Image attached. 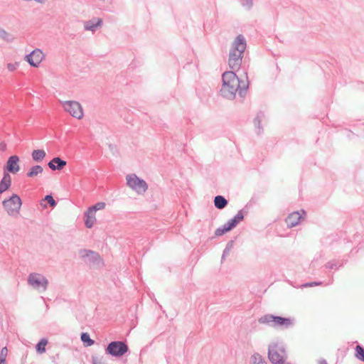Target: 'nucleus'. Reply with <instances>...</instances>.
Listing matches in <instances>:
<instances>
[{"instance_id": "nucleus-30", "label": "nucleus", "mask_w": 364, "mask_h": 364, "mask_svg": "<svg viewBox=\"0 0 364 364\" xmlns=\"http://www.w3.org/2000/svg\"><path fill=\"white\" fill-rule=\"evenodd\" d=\"M92 254H93V252H92L90 251H88V250H83L81 252V255H82V257H86L89 256V255H92Z\"/></svg>"}, {"instance_id": "nucleus-15", "label": "nucleus", "mask_w": 364, "mask_h": 364, "mask_svg": "<svg viewBox=\"0 0 364 364\" xmlns=\"http://www.w3.org/2000/svg\"><path fill=\"white\" fill-rule=\"evenodd\" d=\"M272 321L274 326H287L292 323V321L289 318H282L279 316H272Z\"/></svg>"}, {"instance_id": "nucleus-26", "label": "nucleus", "mask_w": 364, "mask_h": 364, "mask_svg": "<svg viewBox=\"0 0 364 364\" xmlns=\"http://www.w3.org/2000/svg\"><path fill=\"white\" fill-rule=\"evenodd\" d=\"M45 199L48 202V203L51 205V206H55V201L54 200V198H53L52 196L50 195H48V196H46Z\"/></svg>"}, {"instance_id": "nucleus-18", "label": "nucleus", "mask_w": 364, "mask_h": 364, "mask_svg": "<svg viewBox=\"0 0 364 364\" xmlns=\"http://www.w3.org/2000/svg\"><path fill=\"white\" fill-rule=\"evenodd\" d=\"M43 171V168L40 165H36L30 168L27 173L28 177L33 178L41 174Z\"/></svg>"}, {"instance_id": "nucleus-20", "label": "nucleus", "mask_w": 364, "mask_h": 364, "mask_svg": "<svg viewBox=\"0 0 364 364\" xmlns=\"http://www.w3.org/2000/svg\"><path fill=\"white\" fill-rule=\"evenodd\" d=\"M102 24L101 19H97L95 22H90L85 25V29L87 31H94L97 26Z\"/></svg>"}, {"instance_id": "nucleus-32", "label": "nucleus", "mask_w": 364, "mask_h": 364, "mask_svg": "<svg viewBox=\"0 0 364 364\" xmlns=\"http://www.w3.org/2000/svg\"><path fill=\"white\" fill-rule=\"evenodd\" d=\"M6 144L5 142H0V151H4L6 149Z\"/></svg>"}, {"instance_id": "nucleus-1", "label": "nucleus", "mask_w": 364, "mask_h": 364, "mask_svg": "<svg viewBox=\"0 0 364 364\" xmlns=\"http://www.w3.org/2000/svg\"><path fill=\"white\" fill-rule=\"evenodd\" d=\"M222 80L220 92L228 98L233 99L237 95H242L249 87L246 77L239 76L232 70L225 72L222 75Z\"/></svg>"}, {"instance_id": "nucleus-35", "label": "nucleus", "mask_w": 364, "mask_h": 364, "mask_svg": "<svg viewBox=\"0 0 364 364\" xmlns=\"http://www.w3.org/2000/svg\"><path fill=\"white\" fill-rule=\"evenodd\" d=\"M0 364H4V363H3V362H0Z\"/></svg>"}, {"instance_id": "nucleus-10", "label": "nucleus", "mask_w": 364, "mask_h": 364, "mask_svg": "<svg viewBox=\"0 0 364 364\" xmlns=\"http://www.w3.org/2000/svg\"><path fill=\"white\" fill-rule=\"evenodd\" d=\"M242 219H243V214L242 213H238L227 224H225L223 227L218 228L215 230V235H217V236L223 235L225 232L230 230L232 228H234Z\"/></svg>"}, {"instance_id": "nucleus-33", "label": "nucleus", "mask_w": 364, "mask_h": 364, "mask_svg": "<svg viewBox=\"0 0 364 364\" xmlns=\"http://www.w3.org/2000/svg\"><path fill=\"white\" fill-rule=\"evenodd\" d=\"M0 36L1 37H6L7 36V33L6 32V31H4V29H0Z\"/></svg>"}, {"instance_id": "nucleus-25", "label": "nucleus", "mask_w": 364, "mask_h": 364, "mask_svg": "<svg viewBox=\"0 0 364 364\" xmlns=\"http://www.w3.org/2000/svg\"><path fill=\"white\" fill-rule=\"evenodd\" d=\"M7 354V349L6 348H3L1 351L0 354V362H3V363H6V357Z\"/></svg>"}, {"instance_id": "nucleus-6", "label": "nucleus", "mask_w": 364, "mask_h": 364, "mask_svg": "<svg viewBox=\"0 0 364 364\" xmlns=\"http://www.w3.org/2000/svg\"><path fill=\"white\" fill-rule=\"evenodd\" d=\"M46 59V54L41 48H35L25 55V60L33 68H38Z\"/></svg>"}, {"instance_id": "nucleus-31", "label": "nucleus", "mask_w": 364, "mask_h": 364, "mask_svg": "<svg viewBox=\"0 0 364 364\" xmlns=\"http://www.w3.org/2000/svg\"><path fill=\"white\" fill-rule=\"evenodd\" d=\"M105 207V203H97L96 204L95 206H93L92 208H96V211L97 210H100V209H102Z\"/></svg>"}, {"instance_id": "nucleus-7", "label": "nucleus", "mask_w": 364, "mask_h": 364, "mask_svg": "<svg viewBox=\"0 0 364 364\" xmlns=\"http://www.w3.org/2000/svg\"><path fill=\"white\" fill-rule=\"evenodd\" d=\"M107 350L113 357H120L127 352L128 348L122 341H113L107 346Z\"/></svg>"}, {"instance_id": "nucleus-14", "label": "nucleus", "mask_w": 364, "mask_h": 364, "mask_svg": "<svg viewBox=\"0 0 364 364\" xmlns=\"http://www.w3.org/2000/svg\"><path fill=\"white\" fill-rule=\"evenodd\" d=\"M96 208H90L86 213L85 225L87 228H92L94 223L96 222Z\"/></svg>"}, {"instance_id": "nucleus-37", "label": "nucleus", "mask_w": 364, "mask_h": 364, "mask_svg": "<svg viewBox=\"0 0 364 364\" xmlns=\"http://www.w3.org/2000/svg\"><path fill=\"white\" fill-rule=\"evenodd\" d=\"M323 364H326L325 362Z\"/></svg>"}, {"instance_id": "nucleus-23", "label": "nucleus", "mask_w": 364, "mask_h": 364, "mask_svg": "<svg viewBox=\"0 0 364 364\" xmlns=\"http://www.w3.org/2000/svg\"><path fill=\"white\" fill-rule=\"evenodd\" d=\"M252 364H266L262 356L259 354H255L252 357Z\"/></svg>"}, {"instance_id": "nucleus-19", "label": "nucleus", "mask_w": 364, "mask_h": 364, "mask_svg": "<svg viewBox=\"0 0 364 364\" xmlns=\"http://www.w3.org/2000/svg\"><path fill=\"white\" fill-rule=\"evenodd\" d=\"M214 204L217 208L221 209L226 205L227 200L224 197L218 196L214 199Z\"/></svg>"}, {"instance_id": "nucleus-5", "label": "nucleus", "mask_w": 364, "mask_h": 364, "mask_svg": "<svg viewBox=\"0 0 364 364\" xmlns=\"http://www.w3.org/2000/svg\"><path fill=\"white\" fill-rule=\"evenodd\" d=\"M126 181L127 186L138 194H143L148 189L146 182L136 174L127 175Z\"/></svg>"}, {"instance_id": "nucleus-36", "label": "nucleus", "mask_w": 364, "mask_h": 364, "mask_svg": "<svg viewBox=\"0 0 364 364\" xmlns=\"http://www.w3.org/2000/svg\"><path fill=\"white\" fill-rule=\"evenodd\" d=\"M0 364H4V363H3V362H0Z\"/></svg>"}, {"instance_id": "nucleus-27", "label": "nucleus", "mask_w": 364, "mask_h": 364, "mask_svg": "<svg viewBox=\"0 0 364 364\" xmlns=\"http://www.w3.org/2000/svg\"><path fill=\"white\" fill-rule=\"evenodd\" d=\"M18 65L17 63H9L7 65V68L10 71H14L16 69Z\"/></svg>"}, {"instance_id": "nucleus-29", "label": "nucleus", "mask_w": 364, "mask_h": 364, "mask_svg": "<svg viewBox=\"0 0 364 364\" xmlns=\"http://www.w3.org/2000/svg\"><path fill=\"white\" fill-rule=\"evenodd\" d=\"M25 2H30V1H34L38 4H45L48 0H22Z\"/></svg>"}, {"instance_id": "nucleus-12", "label": "nucleus", "mask_w": 364, "mask_h": 364, "mask_svg": "<svg viewBox=\"0 0 364 364\" xmlns=\"http://www.w3.org/2000/svg\"><path fill=\"white\" fill-rule=\"evenodd\" d=\"M19 157L16 155H13L9 157L7 160V170L10 173H16L19 171Z\"/></svg>"}, {"instance_id": "nucleus-3", "label": "nucleus", "mask_w": 364, "mask_h": 364, "mask_svg": "<svg viewBox=\"0 0 364 364\" xmlns=\"http://www.w3.org/2000/svg\"><path fill=\"white\" fill-rule=\"evenodd\" d=\"M60 104L63 110L74 119L80 120L85 116L82 105L76 100L61 101Z\"/></svg>"}, {"instance_id": "nucleus-22", "label": "nucleus", "mask_w": 364, "mask_h": 364, "mask_svg": "<svg viewBox=\"0 0 364 364\" xmlns=\"http://www.w3.org/2000/svg\"><path fill=\"white\" fill-rule=\"evenodd\" d=\"M46 344L47 340L46 338L41 339L36 345V350L40 353H44L46 351Z\"/></svg>"}, {"instance_id": "nucleus-21", "label": "nucleus", "mask_w": 364, "mask_h": 364, "mask_svg": "<svg viewBox=\"0 0 364 364\" xmlns=\"http://www.w3.org/2000/svg\"><path fill=\"white\" fill-rule=\"evenodd\" d=\"M81 341L85 346H91L94 343L93 340L91 339L89 334L87 333H82Z\"/></svg>"}, {"instance_id": "nucleus-4", "label": "nucleus", "mask_w": 364, "mask_h": 364, "mask_svg": "<svg viewBox=\"0 0 364 364\" xmlns=\"http://www.w3.org/2000/svg\"><path fill=\"white\" fill-rule=\"evenodd\" d=\"M2 205L9 216H15L20 212L22 200L18 195L12 194L9 198L3 200Z\"/></svg>"}, {"instance_id": "nucleus-34", "label": "nucleus", "mask_w": 364, "mask_h": 364, "mask_svg": "<svg viewBox=\"0 0 364 364\" xmlns=\"http://www.w3.org/2000/svg\"><path fill=\"white\" fill-rule=\"evenodd\" d=\"M251 0H247V3H250Z\"/></svg>"}, {"instance_id": "nucleus-28", "label": "nucleus", "mask_w": 364, "mask_h": 364, "mask_svg": "<svg viewBox=\"0 0 364 364\" xmlns=\"http://www.w3.org/2000/svg\"><path fill=\"white\" fill-rule=\"evenodd\" d=\"M92 363L93 364H103V361L102 358H99L97 357L92 358Z\"/></svg>"}, {"instance_id": "nucleus-11", "label": "nucleus", "mask_w": 364, "mask_h": 364, "mask_svg": "<svg viewBox=\"0 0 364 364\" xmlns=\"http://www.w3.org/2000/svg\"><path fill=\"white\" fill-rule=\"evenodd\" d=\"M305 214L306 213L304 210H301L300 212L296 211L290 213L286 220L288 227L292 228L298 225Z\"/></svg>"}, {"instance_id": "nucleus-8", "label": "nucleus", "mask_w": 364, "mask_h": 364, "mask_svg": "<svg viewBox=\"0 0 364 364\" xmlns=\"http://www.w3.org/2000/svg\"><path fill=\"white\" fill-rule=\"evenodd\" d=\"M268 357L273 364H283L284 362V350L277 345H273L269 349Z\"/></svg>"}, {"instance_id": "nucleus-24", "label": "nucleus", "mask_w": 364, "mask_h": 364, "mask_svg": "<svg viewBox=\"0 0 364 364\" xmlns=\"http://www.w3.org/2000/svg\"><path fill=\"white\" fill-rule=\"evenodd\" d=\"M355 357L362 361H364V349L361 346H357L355 348Z\"/></svg>"}, {"instance_id": "nucleus-9", "label": "nucleus", "mask_w": 364, "mask_h": 364, "mask_svg": "<svg viewBox=\"0 0 364 364\" xmlns=\"http://www.w3.org/2000/svg\"><path fill=\"white\" fill-rule=\"evenodd\" d=\"M28 282L29 285L36 289H46L48 284L47 279L43 275L37 273L30 274Z\"/></svg>"}, {"instance_id": "nucleus-17", "label": "nucleus", "mask_w": 364, "mask_h": 364, "mask_svg": "<svg viewBox=\"0 0 364 364\" xmlns=\"http://www.w3.org/2000/svg\"><path fill=\"white\" fill-rule=\"evenodd\" d=\"M32 159L34 161H42L46 157V152L43 149H35L31 153Z\"/></svg>"}, {"instance_id": "nucleus-13", "label": "nucleus", "mask_w": 364, "mask_h": 364, "mask_svg": "<svg viewBox=\"0 0 364 364\" xmlns=\"http://www.w3.org/2000/svg\"><path fill=\"white\" fill-rule=\"evenodd\" d=\"M67 162L60 157H55L48 164V167L52 171L61 170L66 166Z\"/></svg>"}, {"instance_id": "nucleus-2", "label": "nucleus", "mask_w": 364, "mask_h": 364, "mask_svg": "<svg viewBox=\"0 0 364 364\" xmlns=\"http://www.w3.org/2000/svg\"><path fill=\"white\" fill-rule=\"evenodd\" d=\"M246 48V43L242 36H238L234 43L233 47L231 48L228 59V65L232 71L240 69L242 63V53Z\"/></svg>"}, {"instance_id": "nucleus-16", "label": "nucleus", "mask_w": 364, "mask_h": 364, "mask_svg": "<svg viewBox=\"0 0 364 364\" xmlns=\"http://www.w3.org/2000/svg\"><path fill=\"white\" fill-rule=\"evenodd\" d=\"M11 185V178L9 174H4L0 184V193L8 190Z\"/></svg>"}]
</instances>
